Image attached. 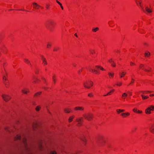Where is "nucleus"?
<instances>
[{
    "label": "nucleus",
    "instance_id": "obj_27",
    "mask_svg": "<svg viewBox=\"0 0 154 154\" xmlns=\"http://www.w3.org/2000/svg\"><path fill=\"white\" fill-rule=\"evenodd\" d=\"M144 65L143 64H140L139 66V68L140 69L142 68V69L143 70V68H144Z\"/></svg>",
    "mask_w": 154,
    "mask_h": 154
},
{
    "label": "nucleus",
    "instance_id": "obj_51",
    "mask_svg": "<svg viewBox=\"0 0 154 154\" xmlns=\"http://www.w3.org/2000/svg\"><path fill=\"white\" fill-rule=\"evenodd\" d=\"M42 60H43V59H46L43 56H42Z\"/></svg>",
    "mask_w": 154,
    "mask_h": 154
},
{
    "label": "nucleus",
    "instance_id": "obj_6",
    "mask_svg": "<svg viewBox=\"0 0 154 154\" xmlns=\"http://www.w3.org/2000/svg\"><path fill=\"white\" fill-rule=\"evenodd\" d=\"M154 110V106L152 105L150 106L145 110V112L146 114L151 113V111Z\"/></svg>",
    "mask_w": 154,
    "mask_h": 154
},
{
    "label": "nucleus",
    "instance_id": "obj_49",
    "mask_svg": "<svg viewBox=\"0 0 154 154\" xmlns=\"http://www.w3.org/2000/svg\"><path fill=\"white\" fill-rule=\"evenodd\" d=\"M138 113H140L142 112V111H141L138 110L137 111V112Z\"/></svg>",
    "mask_w": 154,
    "mask_h": 154
},
{
    "label": "nucleus",
    "instance_id": "obj_57",
    "mask_svg": "<svg viewBox=\"0 0 154 154\" xmlns=\"http://www.w3.org/2000/svg\"><path fill=\"white\" fill-rule=\"evenodd\" d=\"M128 93L129 94H130V96H131V95H132V93H131V92H128Z\"/></svg>",
    "mask_w": 154,
    "mask_h": 154
},
{
    "label": "nucleus",
    "instance_id": "obj_28",
    "mask_svg": "<svg viewBox=\"0 0 154 154\" xmlns=\"http://www.w3.org/2000/svg\"><path fill=\"white\" fill-rule=\"evenodd\" d=\"M150 55V53L149 52L148 53H145V57H149Z\"/></svg>",
    "mask_w": 154,
    "mask_h": 154
},
{
    "label": "nucleus",
    "instance_id": "obj_41",
    "mask_svg": "<svg viewBox=\"0 0 154 154\" xmlns=\"http://www.w3.org/2000/svg\"><path fill=\"white\" fill-rule=\"evenodd\" d=\"M133 111L134 112H137V109L136 108H134L133 110Z\"/></svg>",
    "mask_w": 154,
    "mask_h": 154
},
{
    "label": "nucleus",
    "instance_id": "obj_11",
    "mask_svg": "<svg viewBox=\"0 0 154 154\" xmlns=\"http://www.w3.org/2000/svg\"><path fill=\"white\" fill-rule=\"evenodd\" d=\"M84 109V108L83 107L80 106H77L75 107L74 108V109L75 110H83Z\"/></svg>",
    "mask_w": 154,
    "mask_h": 154
},
{
    "label": "nucleus",
    "instance_id": "obj_42",
    "mask_svg": "<svg viewBox=\"0 0 154 154\" xmlns=\"http://www.w3.org/2000/svg\"><path fill=\"white\" fill-rule=\"evenodd\" d=\"M53 79L54 83H55V82H56V80H55V77L54 76H53Z\"/></svg>",
    "mask_w": 154,
    "mask_h": 154
},
{
    "label": "nucleus",
    "instance_id": "obj_38",
    "mask_svg": "<svg viewBox=\"0 0 154 154\" xmlns=\"http://www.w3.org/2000/svg\"><path fill=\"white\" fill-rule=\"evenodd\" d=\"M108 74L109 75V76H111L112 77H113V75H114V73H113L112 74L110 72H109L108 73Z\"/></svg>",
    "mask_w": 154,
    "mask_h": 154
},
{
    "label": "nucleus",
    "instance_id": "obj_14",
    "mask_svg": "<svg viewBox=\"0 0 154 154\" xmlns=\"http://www.w3.org/2000/svg\"><path fill=\"white\" fill-rule=\"evenodd\" d=\"M64 111L66 113H69L71 111V110L69 109L65 108L64 109Z\"/></svg>",
    "mask_w": 154,
    "mask_h": 154
},
{
    "label": "nucleus",
    "instance_id": "obj_45",
    "mask_svg": "<svg viewBox=\"0 0 154 154\" xmlns=\"http://www.w3.org/2000/svg\"><path fill=\"white\" fill-rule=\"evenodd\" d=\"M111 94V92H109L107 94H106V95H104V96H106L109 95H110Z\"/></svg>",
    "mask_w": 154,
    "mask_h": 154
},
{
    "label": "nucleus",
    "instance_id": "obj_12",
    "mask_svg": "<svg viewBox=\"0 0 154 154\" xmlns=\"http://www.w3.org/2000/svg\"><path fill=\"white\" fill-rule=\"evenodd\" d=\"M149 130L150 131L153 133H154V125H152L150 128Z\"/></svg>",
    "mask_w": 154,
    "mask_h": 154
},
{
    "label": "nucleus",
    "instance_id": "obj_59",
    "mask_svg": "<svg viewBox=\"0 0 154 154\" xmlns=\"http://www.w3.org/2000/svg\"><path fill=\"white\" fill-rule=\"evenodd\" d=\"M154 96V94H150V96Z\"/></svg>",
    "mask_w": 154,
    "mask_h": 154
},
{
    "label": "nucleus",
    "instance_id": "obj_60",
    "mask_svg": "<svg viewBox=\"0 0 154 154\" xmlns=\"http://www.w3.org/2000/svg\"><path fill=\"white\" fill-rule=\"evenodd\" d=\"M75 36H76L77 37H78V36H77V34H76V33H75Z\"/></svg>",
    "mask_w": 154,
    "mask_h": 154
},
{
    "label": "nucleus",
    "instance_id": "obj_63",
    "mask_svg": "<svg viewBox=\"0 0 154 154\" xmlns=\"http://www.w3.org/2000/svg\"><path fill=\"white\" fill-rule=\"evenodd\" d=\"M31 66H32V65H31V63L30 62V64H29Z\"/></svg>",
    "mask_w": 154,
    "mask_h": 154
},
{
    "label": "nucleus",
    "instance_id": "obj_52",
    "mask_svg": "<svg viewBox=\"0 0 154 154\" xmlns=\"http://www.w3.org/2000/svg\"><path fill=\"white\" fill-rule=\"evenodd\" d=\"M139 4H140V6L141 7H142V5H141V2H139Z\"/></svg>",
    "mask_w": 154,
    "mask_h": 154
},
{
    "label": "nucleus",
    "instance_id": "obj_16",
    "mask_svg": "<svg viewBox=\"0 0 154 154\" xmlns=\"http://www.w3.org/2000/svg\"><path fill=\"white\" fill-rule=\"evenodd\" d=\"M126 73L124 72H122V73H119V74L120 75L121 78L123 77L125 74Z\"/></svg>",
    "mask_w": 154,
    "mask_h": 154
},
{
    "label": "nucleus",
    "instance_id": "obj_15",
    "mask_svg": "<svg viewBox=\"0 0 154 154\" xmlns=\"http://www.w3.org/2000/svg\"><path fill=\"white\" fill-rule=\"evenodd\" d=\"M145 9L147 12L150 13L152 12V11L149 8H148L147 7H146Z\"/></svg>",
    "mask_w": 154,
    "mask_h": 154
},
{
    "label": "nucleus",
    "instance_id": "obj_24",
    "mask_svg": "<svg viewBox=\"0 0 154 154\" xmlns=\"http://www.w3.org/2000/svg\"><path fill=\"white\" fill-rule=\"evenodd\" d=\"M41 93V92H38L35 94L34 96L36 97L39 96Z\"/></svg>",
    "mask_w": 154,
    "mask_h": 154
},
{
    "label": "nucleus",
    "instance_id": "obj_43",
    "mask_svg": "<svg viewBox=\"0 0 154 154\" xmlns=\"http://www.w3.org/2000/svg\"><path fill=\"white\" fill-rule=\"evenodd\" d=\"M118 110H120V109H117L116 110V111L118 113H119L121 112V111H119Z\"/></svg>",
    "mask_w": 154,
    "mask_h": 154
},
{
    "label": "nucleus",
    "instance_id": "obj_50",
    "mask_svg": "<svg viewBox=\"0 0 154 154\" xmlns=\"http://www.w3.org/2000/svg\"><path fill=\"white\" fill-rule=\"evenodd\" d=\"M119 111H120L121 112L125 111V110L124 109H120V110H119Z\"/></svg>",
    "mask_w": 154,
    "mask_h": 154
},
{
    "label": "nucleus",
    "instance_id": "obj_30",
    "mask_svg": "<svg viewBox=\"0 0 154 154\" xmlns=\"http://www.w3.org/2000/svg\"><path fill=\"white\" fill-rule=\"evenodd\" d=\"M95 67H98V68H100V69L101 70H104V69L102 67H101V66H95Z\"/></svg>",
    "mask_w": 154,
    "mask_h": 154
},
{
    "label": "nucleus",
    "instance_id": "obj_47",
    "mask_svg": "<svg viewBox=\"0 0 154 154\" xmlns=\"http://www.w3.org/2000/svg\"><path fill=\"white\" fill-rule=\"evenodd\" d=\"M113 61L112 60V59H111L110 60H109V62L110 63H111Z\"/></svg>",
    "mask_w": 154,
    "mask_h": 154
},
{
    "label": "nucleus",
    "instance_id": "obj_21",
    "mask_svg": "<svg viewBox=\"0 0 154 154\" xmlns=\"http://www.w3.org/2000/svg\"><path fill=\"white\" fill-rule=\"evenodd\" d=\"M22 92L24 94H27V92H29V91L28 90H26L24 89H23L22 90Z\"/></svg>",
    "mask_w": 154,
    "mask_h": 154
},
{
    "label": "nucleus",
    "instance_id": "obj_34",
    "mask_svg": "<svg viewBox=\"0 0 154 154\" xmlns=\"http://www.w3.org/2000/svg\"><path fill=\"white\" fill-rule=\"evenodd\" d=\"M127 94H126V93H123L122 95V97H127Z\"/></svg>",
    "mask_w": 154,
    "mask_h": 154
},
{
    "label": "nucleus",
    "instance_id": "obj_39",
    "mask_svg": "<svg viewBox=\"0 0 154 154\" xmlns=\"http://www.w3.org/2000/svg\"><path fill=\"white\" fill-rule=\"evenodd\" d=\"M81 139H82V140L84 142H85V137H83Z\"/></svg>",
    "mask_w": 154,
    "mask_h": 154
},
{
    "label": "nucleus",
    "instance_id": "obj_46",
    "mask_svg": "<svg viewBox=\"0 0 154 154\" xmlns=\"http://www.w3.org/2000/svg\"><path fill=\"white\" fill-rule=\"evenodd\" d=\"M5 130L6 131H9L8 130V128L6 127V128H5Z\"/></svg>",
    "mask_w": 154,
    "mask_h": 154
},
{
    "label": "nucleus",
    "instance_id": "obj_53",
    "mask_svg": "<svg viewBox=\"0 0 154 154\" xmlns=\"http://www.w3.org/2000/svg\"><path fill=\"white\" fill-rule=\"evenodd\" d=\"M91 52L92 54H93V53H95V52L94 51H91Z\"/></svg>",
    "mask_w": 154,
    "mask_h": 154
},
{
    "label": "nucleus",
    "instance_id": "obj_22",
    "mask_svg": "<svg viewBox=\"0 0 154 154\" xmlns=\"http://www.w3.org/2000/svg\"><path fill=\"white\" fill-rule=\"evenodd\" d=\"M99 30V28L98 27H96L94 28H93L92 29V31L94 32H96L97 30Z\"/></svg>",
    "mask_w": 154,
    "mask_h": 154
},
{
    "label": "nucleus",
    "instance_id": "obj_17",
    "mask_svg": "<svg viewBox=\"0 0 154 154\" xmlns=\"http://www.w3.org/2000/svg\"><path fill=\"white\" fill-rule=\"evenodd\" d=\"M24 62L26 64H30V62L28 59L26 58H24Z\"/></svg>",
    "mask_w": 154,
    "mask_h": 154
},
{
    "label": "nucleus",
    "instance_id": "obj_13",
    "mask_svg": "<svg viewBox=\"0 0 154 154\" xmlns=\"http://www.w3.org/2000/svg\"><path fill=\"white\" fill-rule=\"evenodd\" d=\"M130 113L128 112L127 113H123L121 114V115L123 117H125L129 115Z\"/></svg>",
    "mask_w": 154,
    "mask_h": 154
},
{
    "label": "nucleus",
    "instance_id": "obj_33",
    "mask_svg": "<svg viewBox=\"0 0 154 154\" xmlns=\"http://www.w3.org/2000/svg\"><path fill=\"white\" fill-rule=\"evenodd\" d=\"M50 154H57V153L55 151H51L50 152Z\"/></svg>",
    "mask_w": 154,
    "mask_h": 154
},
{
    "label": "nucleus",
    "instance_id": "obj_54",
    "mask_svg": "<svg viewBox=\"0 0 154 154\" xmlns=\"http://www.w3.org/2000/svg\"><path fill=\"white\" fill-rule=\"evenodd\" d=\"M114 90H114V89H113V90H111V91H110V92H111H111H114Z\"/></svg>",
    "mask_w": 154,
    "mask_h": 154
},
{
    "label": "nucleus",
    "instance_id": "obj_62",
    "mask_svg": "<svg viewBox=\"0 0 154 154\" xmlns=\"http://www.w3.org/2000/svg\"><path fill=\"white\" fill-rule=\"evenodd\" d=\"M5 63H3V67H4L5 66Z\"/></svg>",
    "mask_w": 154,
    "mask_h": 154
},
{
    "label": "nucleus",
    "instance_id": "obj_58",
    "mask_svg": "<svg viewBox=\"0 0 154 154\" xmlns=\"http://www.w3.org/2000/svg\"><path fill=\"white\" fill-rule=\"evenodd\" d=\"M60 6V7H61V8H62V10H63V7L62 6V5H61V6Z\"/></svg>",
    "mask_w": 154,
    "mask_h": 154
},
{
    "label": "nucleus",
    "instance_id": "obj_20",
    "mask_svg": "<svg viewBox=\"0 0 154 154\" xmlns=\"http://www.w3.org/2000/svg\"><path fill=\"white\" fill-rule=\"evenodd\" d=\"M148 68L149 69H148L143 68V70L146 72H149L150 71H151V68L150 67Z\"/></svg>",
    "mask_w": 154,
    "mask_h": 154
},
{
    "label": "nucleus",
    "instance_id": "obj_8",
    "mask_svg": "<svg viewBox=\"0 0 154 154\" xmlns=\"http://www.w3.org/2000/svg\"><path fill=\"white\" fill-rule=\"evenodd\" d=\"M2 73L4 74L3 72H2ZM3 83L7 87L8 86V85L7 83L8 82V80L6 78L5 75L4 74H3Z\"/></svg>",
    "mask_w": 154,
    "mask_h": 154
},
{
    "label": "nucleus",
    "instance_id": "obj_56",
    "mask_svg": "<svg viewBox=\"0 0 154 154\" xmlns=\"http://www.w3.org/2000/svg\"><path fill=\"white\" fill-rule=\"evenodd\" d=\"M49 6L47 4V5H46V8H48V7H49Z\"/></svg>",
    "mask_w": 154,
    "mask_h": 154
},
{
    "label": "nucleus",
    "instance_id": "obj_36",
    "mask_svg": "<svg viewBox=\"0 0 154 154\" xmlns=\"http://www.w3.org/2000/svg\"><path fill=\"white\" fill-rule=\"evenodd\" d=\"M59 49V47L54 48V51H57Z\"/></svg>",
    "mask_w": 154,
    "mask_h": 154
},
{
    "label": "nucleus",
    "instance_id": "obj_9",
    "mask_svg": "<svg viewBox=\"0 0 154 154\" xmlns=\"http://www.w3.org/2000/svg\"><path fill=\"white\" fill-rule=\"evenodd\" d=\"M83 119V118L82 117H80L77 119L76 121L78 122V125L79 126L82 125V120Z\"/></svg>",
    "mask_w": 154,
    "mask_h": 154
},
{
    "label": "nucleus",
    "instance_id": "obj_35",
    "mask_svg": "<svg viewBox=\"0 0 154 154\" xmlns=\"http://www.w3.org/2000/svg\"><path fill=\"white\" fill-rule=\"evenodd\" d=\"M141 92H142L144 94V93L145 92H149V93H150L152 92L150 91H142Z\"/></svg>",
    "mask_w": 154,
    "mask_h": 154
},
{
    "label": "nucleus",
    "instance_id": "obj_40",
    "mask_svg": "<svg viewBox=\"0 0 154 154\" xmlns=\"http://www.w3.org/2000/svg\"><path fill=\"white\" fill-rule=\"evenodd\" d=\"M122 85V82L118 83L117 84V85L119 86H120Z\"/></svg>",
    "mask_w": 154,
    "mask_h": 154
},
{
    "label": "nucleus",
    "instance_id": "obj_19",
    "mask_svg": "<svg viewBox=\"0 0 154 154\" xmlns=\"http://www.w3.org/2000/svg\"><path fill=\"white\" fill-rule=\"evenodd\" d=\"M51 42H48L47 45V48H50L51 46Z\"/></svg>",
    "mask_w": 154,
    "mask_h": 154
},
{
    "label": "nucleus",
    "instance_id": "obj_26",
    "mask_svg": "<svg viewBox=\"0 0 154 154\" xmlns=\"http://www.w3.org/2000/svg\"><path fill=\"white\" fill-rule=\"evenodd\" d=\"M41 107L40 106H38L36 107L35 108V110L36 111H38L40 109H41Z\"/></svg>",
    "mask_w": 154,
    "mask_h": 154
},
{
    "label": "nucleus",
    "instance_id": "obj_7",
    "mask_svg": "<svg viewBox=\"0 0 154 154\" xmlns=\"http://www.w3.org/2000/svg\"><path fill=\"white\" fill-rule=\"evenodd\" d=\"M97 142L99 143L100 145H102L104 143H105V141L103 137L101 136L97 138Z\"/></svg>",
    "mask_w": 154,
    "mask_h": 154
},
{
    "label": "nucleus",
    "instance_id": "obj_37",
    "mask_svg": "<svg viewBox=\"0 0 154 154\" xmlns=\"http://www.w3.org/2000/svg\"><path fill=\"white\" fill-rule=\"evenodd\" d=\"M88 96L89 97H92L93 96V94L92 93H90L88 94Z\"/></svg>",
    "mask_w": 154,
    "mask_h": 154
},
{
    "label": "nucleus",
    "instance_id": "obj_10",
    "mask_svg": "<svg viewBox=\"0 0 154 154\" xmlns=\"http://www.w3.org/2000/svg\"><path fill=\"white\" fill-rule=\"evenodd\" d=\"M33 8L35 9H38L39 8H41V7L35 2L33 3Z\"/></svg>",
    "mask_w": 154,
    "mask_h": 154
},
{
    "label": "nucleus",
    "instance_id": "obj_1",
    "mask_svg": "<svg viewBox=\"0 0 154 154\" xmlns=\"http://www.w3.org/2000/svg\"><path fill=\"white\" fill-rule=\"evenodd\" d=\"M14 140H19L22 142L24 145L23 150L25 151L27 154H31L30 149L27 146L26 143V138L24 137L22 138L21 137L19 134H18L14 138Z\"/></svg>",
    "mask_w": 154,
    "mask_h": 154
},
{
    "label": "nucleus",
    "instance_id": "obj_31",
    "mask_svg": "<svg viewBox=\"0 0 154 154\" xmlns=\"http://www.w3.org/2000/svg\"><path fill=\"white\" fill-rule=\"evenodd\" d=\"M111 63V66H112L115 67L116 66V64L114 61L112 62Z\"/></svg>",
    "mask_w": 154,
    "mask_h": 154
},
{
    "label": "nucleus",
    "instance_id": "obj_55",
    "mask_svg": "<svg viewBox=\"0 0 154 154\" xmlns=\"http://www.w3.org/2000/svg\"><path fill=\"white\" fill-rule=\"evenodd\" d=\"M116 52L120 53V51L119 50H116Z\"/></svg>",
    "mask_w": 154,
    "mask_h": 154
},
{
    "label": "nucleus",
    "instance_id": "obj_64",
    "mask_svg": "<svg viewBox=\"0 0 154 154\" xmlns=\"http://www.w3.org/2000/svg\"><path fill=\"white\" fill-rule=\"evenodd\" d=\"M80 70L79 71H78V73H80Z\"/></svg>",
    "mask_w": 154,
    "mask_h": 154
},
{
    "label": "nucleus",
    "instance_id": "obj_29",
    "mask_svg": "<svg viewBox=\"0 0 154 154\" xmlns=\"http://www.w3.org/2000/svg\"><path fill=\"white\" fill-rule=\"evenodd\" d=\"M141 96L142 97V98L143 99H145L147 98H148L149 97L148 96H143V95L142 94L141 95Z\"/></svg>",
    "mask_w": 154,
    "mask_h": 154
},
{
    "label": "nucleus",
    "instance_id": "obj_23",
    "mask_svg": "<svg viewBox=\"0 0 154 154\" xmlns=\"http://www.w3.org/2000/svg\"><path fill=\"white\" fill-rule=\"evenodd\" d=\"M37 124L36 123H33L32 125V127L33 129H35V127L37 126Z\"/></svg>",
    "mask_w": 154,
    "mask_h": 154
},
{
    "label": "nucleus",
    "instance_id": "obj_61",
    "mask_svg": "<svg viewBox=\"0 0 154 154\" xmlns=\"http://www.w3.org/2000/svg\"><path fill=\"white\" fill-rule=\"evenodd\" d=\"M4 70H5V73H6V75H7V72H6V71H5V69H4Z\"/></svg>",
    "mask_w": 154,
    "mask_h": 154
},
{
    "label": "nucleus",
    "instance_id": "obj_3",
    "mask_svg": "<svg viewBox=\"0 0 154 154\" xmlns=\"http://www.w3.org/2000/svg\"><path fill=\"white\" fill-rule=\"evenodd\" d=\"M54 23V22L53 21L50 20L46 23L45 26L48 29H51V26H53Z\"/></svg>",
    "mask_w": 154,
    "mask_h": 154
},
{
    "label": "nucleus",
    "instance_id": "obj_4",
    "mask_svg": "<svg viewBox=\"0 0 154 154\" xmlns=\"http://www.w3.org/2000/svg\"><path fill=\"white\" fill-rule=\"evenodd\" d=\"M93 84V82L91 81H87L84 82L83 83L84 87L88 88H90V86H92Z\"/></svg>",
    "mask_w": 154,
    "mask_h": 154
},
{
    "label": "nucleus",
    "instance_id": "obj_32",
    "mask_svg": "<svg viewBox=\"0 0 154 154\" xmlns=\"http://www.w3.org/2000/svg\"><path fill=\"white\" fill-rule=\"evenodd\" d=\"M43 60H42L43 63H44L45 65H47V62L46 60V59H43Z\"/></svg>",
    "mask_w": 154,
    "mask_h": 154
},
{
    "label": "nucleus",
    "instance_id": "obj_18",
    "mask_svg": "<svg viewBox=\"0 0 154 154\" xmlns=\"http://www.w3.org/2000/svg\"><path fill=\"white\" fill-rule=\"evenodd\" d=\"M91 70L92 72H95L97 74H100V72L96 70L93 69H91Z\"/></svg>",
    "mask_w": 154,
    "mask_h": 154
},
{
    "label": "nucleus",
    "instance_id": "obj_44",
    "mask_svg": "<svg viewBox=\"0 0 154 154\" xmlns=\"http://www.w3.org/2000/svg\"><path fill=\"white\" fill-rule=\"evenodd\" d=\"M56 2L60 6H61V4L57 0H56Z\"/></svg>",
    "mask_w": 154,
    "mask_h": 154
},
{
    "label": "nucleus",
    "instance_id": "obj_48",
    "mask_svg": "<svg viewBox=\"0 0 154 154\" xmlns=\"http://www.w3.org/2000/svg\"><path fill=\"white\" fill-rule=\"evenodd\" d=\"M130 64L131 66L133 65H135V64L134 63H133L131 62H130Z\"/></svg>",
    "mask_w": 154,
    "mask_h": 154
},
{
    "label": "nucleus",
    "instance_id": "obj_5",
    "mask_svg": "<svg viewBox=\"0 0 154 154\" xmlns=\"http://www.w3.org/2000/svg\"><path fill=\"white\" fill-rule=\"evenodd\" d=\"M2 97L4 100L6 102L8 101L11 99L10 96L6 94H2Z\"/></svg>",
    "mask_w": 154,
    "mask_h": 154
},
{
    "label": "nucleus",
    "instance_id": "obj_2",
    "mask_svg": "<svg viewBox=\"0 0 154 154\" xmlns=\"http://www.w3.org/2000/svg\"><path fill=\"white\" fill-rule=\"evenodd\" d=\"M83 116L85 119H86L88 121H91L93 117V115L91 113L83 114Z\"/></svg>",
    "mask_w": 154,
    "mask_h": 154
},
{
    "label": "nucleus",
    "instance_id": "obj_25",
    "mask_svg": "<svg viewBox=\"0 0 154 154\" xmlns=\"http://www.w3.org/2000/svg\"><path fill=\"white\" fill-rule=\"evenodd\" d=\"M74 116H73L69 117V122H71L72 121V119H73V118H74Z\"/></svg>",
    "mask_w": 154,
    "mask_h": 154
}]
</instances>
